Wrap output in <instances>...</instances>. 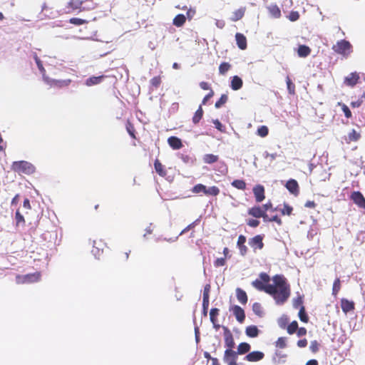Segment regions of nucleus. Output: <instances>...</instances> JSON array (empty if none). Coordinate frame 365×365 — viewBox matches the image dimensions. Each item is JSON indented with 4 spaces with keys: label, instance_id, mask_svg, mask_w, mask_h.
Listing matches in <instances>:
<instances>
[{
    "label": "nucleus",
    "instance_id": "f257e3e1",
    "mask_svg": "<svg viewBox=\"0 0 365 365\" xmlns=\"http://www.w3.org/2000/svg\"><path fill=\"white\" fill-rule=\"evenodd\" d=\"M273 282L272 293L268 294L274 298L276 304H283L291 294L290 285L282 275H275L273 277Z\"/></svg>",
    "mask_w": 365,
    "mask_h": 365
},
{
    "label": "nucleus",
    "instance_id": "f03ea898",
    "mask_svg": "<svg viewBox=\"0 0 365 365\" xmlns=\"http://www.w3.org/2000/svg\"><path fill=\"white\" fill-rule=\"evenodd\" d=\"M67 12L71 13L76 11H88L96 8L93 0H70L66 6Z\"/></svg>",
    "mask_w": 365,
    "mask_h": 365
},
{
    "label": "nucleus",
    "instance_id": "7ed1b4c3",
    "mask_svg": "<svg viewBox=\"0 0 365 365\" xmlns=\"http://www.w3.org/2000/svg\"><path fill=\"white\" fill-rule=\"evenodd\" d=\"M269 281V276L265 272H262L259 275V279H256L252 282V285L259 291H263L267 294L272 293V284H268Z\"/></svg>",
    "mask_w": 365,
    "mask_h": 365
},
{
    "label": "nucleus",
    "instance_id": "20e7f679",
    "mask_svg": "<svg viewBox=\"0 0 365 365\" xmlns=\"http://www.w3.org/2000/svg\"><path fill=\"white\" fill-rule=\"evenodd\" d=\"M11 169L19 174L31 175L35 173V166L25 160L15 161L11 165Z\"/></svg>",
    "mask_w": 365,
    "mask_h": 365
},
{
    "label": "nucleus",
    "instance_id": "39448f33",
    "mask_svg": "<svg viewBox=\"0 0 365 365\" xmlns=\"http://www.w3.org/2000/svg\"><path fill=\"white\" fill-rule=\"evenodd\" d=\"M331 48L334 53L344 58H347L352 52V45L349 41L345 39L338 41L332 46Z\"/></svg>",
    "mask_w": 365,
    "mask_h": 365
},
{
    "label": "nucleus",
    "instance_id": "423d86ee",
    "mask_svg": "<svg viewBox=\"0 0 365 365\" xmlns=\"http://www.w3.org/2000/svg\"><path fill=\"white\" fill-rule=\"evenodd\" d=\"M41 278V273L38 272L25 275H17L16 282L18 284L33 283L38 282Z\"/></svg>",
    "mask_w": 365,
    "mask_h": 365
},
{
    "label": "nucleus",
    "instance_id": "0eeeda50",
    "mask_svg": "<svg viewBox=\"0 0 365 365\" xmlns=\"http://www.w3.org/2000/svg\"><path fill=\"white\" fill-rule=\"evenodd\" d=\"M43 81L49 86L55 87V88H58L68 87L71 83V79L56 80V79H52L48 76H44Z\"/></svg>",
    "mask_w": 365,
    "mask_h": 365
},
{
    "label": "nucleus",
    "instance_id": "6e6552de",
    "mask_svg": "<svg viewBox=\"0 0 365 365\" xmlns=\"http://www.w3.org/2000/svg\"><path fill=\"white\" fill-rule=\"evenodd\" d=\"M264 236L262 235H257L255 237L249 239V245L255 252L257 250H262L264 247L263 243Z\"/></svg>",
    "mask_w": 365,
    "mask_h": 365
},
{
    "label": "nucleus",
    "instance_id": "1a4fd4ad",
    "mask_svg": "<svg viewBox=\"0 0 365 365\" xmlns=\"http://www.w3.org/2000/svg\"><path fill=\"white\" fill-rule=\"evenodd\" d=\"M248 215L256 218L262 217L264 221L266 222L268 219V215L264 212L262 206H254L250 208L247 211Z\"/></svg>",
    "mask_w": 365,
    "mask_h": 365
},
{
    "label": "nucleus",
    "instance_id": "9d476101",
    "mask_svg": "<svg viewBox=\"0 0 365 365\" xmlns=\"http://www.w3.org/2000/svg\"><path fill=\"white\" fill-rule=\"evenodd\" d=\"M224 329V341L226 349H233L235 345L233 336L229 329L223 327Z\"/></svg>",
    "mask_w": 365,
    "mask_h": 365
},
{
    "label": "nucleus",
    "instance_id": "9b49d317",
    "mask_svg": "<svg viewBox=\"0 0 365 365\" xmlns=\"http://www.w3.org/2000/svg\"><path fill=\"white\" fill-rule=\"evenodd\" d=\"M350 198L359 207L365 210V198L361 192L354 191Z\"/></svg>",
    "mask_w": 365,
    "mask_h": 365
},
{
    "label": "nucleus",
    "instance_id": "f8f14e48",
    "mask_svg": "<svg viewBox=\"0 0 365 365\" xmlns=\"http://www.w3.org/2000/svg\"><path fill=\"white\" fill-rule=\"evenodd\" d=\"M109 77L108 76L106 75H101L98 76H91L88 78H87L85 81V85L87 86H92L95 85L100 84L103 82V81ZM113 80H116V78L115 76H110Z\"/></svg>",
    "mask_w": 365,
    "mask_h": 365
},
{
    "label": "nucleus",
    "instance_id": "ddd939ff",
    "mask_svg": "<svg viewBox=\"0 0 365 365\" xmlns=\"http://www.w3.org/2000/svg\"><path fill=\"white\" fill-rule=\"evenodd\" d=\"M238 322L242 323L245 319V313L242 308L238 305H233L230 308Z\"/></svg>",
    "mask_w": 365,
    "mask_h": 365
},
{
    "label": "nucleus",
    "instance_id": "4468645a",
    "mask_svg": "<svg viewBox=\"0 0 365 365\" xmlns=\"http://www.w3.org/2000/svg\"><path fill=\"white\" fill-rule=\"evenodd\" d=\"M253 193L257 202H261L265 198L264 187L261 185H257L253 187Z\"/></svg>",
    "mask_w": 365,
    "mask_h": 365
},
{
    "label": "nucleus",
    "instance_id": "2eb2a0df",
    "mask_svg": "<svg viewBox=\"0 0 365 365\" xmlns=\"http://www.w3.org/2000/svg\"><path fill=\"white\" fill-rule=\"evenodd\" d=\"M361 137V133L356 131L355 129H352L346 136L344 137L346 143L350 144L352 142H357Z\"/></svg>",
    "mask_w": 365,
    "mask_h": 365
},
{
    "label": "nucleus",
    "instance_id": "dca6fc26",
    "mask_svg": "<svg viewBox=\"0 0 365 365\" xmlns=\"http://www.w3.org/2000/svg\"><path fill=\"white\" fill-rule=\"evenodd\" d=\"M105 246V243H103L102 241L94 240L91 252L93 255H95L96 257H98L103 254Z\"/></svg>",
    "mask_w": 365,
    "mask_h": 365
},
{
    "label": "nucleus",
    "instance_id": "f3484780",
    "mask_svg": "<svg viewBox=\"0 0 365 365\" xmlns=\"http://www.w3.org/2000/svg\"><path fill=\"white\" fill-rule=\"evenodd\" d=\"M246 240V237L242 235H240L237 239V247H238L240 253L242 256L246 255L248 251V249L245 245Z\"/></svg>",
    "mask_w": 365,
    "mask_h": 365
},
{
    "label": "nucleus",
    "instance_id": "a211bd4d",
    "mask_svg": "<svg viewBox=\"0 0 365 365\" xmlns=\"http://www.w3.org/2000/svg\"><path fill=\"white\" fill-rule=\"evenodd\" d=\"M285 187L292 194L294 195H297L299 194V187L296 180H289L286 183Z\"/></svg>",
    "mask_w": 365,
    "mask_h": 365
},
{
    "label": "nucleus",
    "instance_id": "6ab92c4d",
    "mask_svg": "<svg viewBox=\"0 0 365 365\" xmlns=\"http://www.w3.org/2000/svg\"><path fill=\"white\" fill-rule=\"evenodd\" d=\"M341 307L343 312L347 314L348 312L354 310L355 304L353 301H350L345 298H343L341 299Z\"/></svg>",
    "mask_w": 365,
    "mask_h": 365
},
{
    "label": "nucleus",
    "instance_id": "aec40b11",
    "mask_svg": "<svg viewBox=\"0 0 365 365\" xmlns=\"http://www.w3.org/2000/svg\"><path fill=\"white\" fill-rule=\"evenodd\" d=\"M264 356V354L262 351H254L249 353L246 356L245 359L248 361H258L262 360Z\"/></svg>",
    "mask_w": 365,
    "mask_h": 365
},
{
    "label": "nucleus",
    "instance_id": "412c9836",
    "mask_svg": "<svg viewBox=\"0 0 365 365\" xmlns=\"http://www.w3.org/2000/svg\"><path fill=\"white\" fill-rule=\"evenodd\" d=\"M359 80V76L356 72L351 73L347 77L344 79V83L349 86H354L357 84Z\"/></svg>",
    "mask_w": 365,
    "mask_h": 365
},
{
    "label": "nucleus",
    "instance_id": "4be33fe9",
    "mask_svg": "<svg viewBox=\"0 0 365 365\" xmlns=\"http://www.w3.org/2000/svg\"><path fill=\"white\" fill-rule=\"evenodd\" d=\"M246 7L242 6L239 8L238 9L232 12V16L230 17V20L233 22H235L242 19L244 17Z\"/></svg>",
    "mask_w": 365,
    "mask_h": 365
},
{
    "label": "nucleus",
    "instance_id": "5701e85b",
    "mask_svg": "<svg viewBox=\"0 0 365 365\" xmlns=\"http://www.w3.org/2000/svg\"><path fill=\"white\" fill-rule=\"evenodd\" d=\"M168 143L174 150L180 149L183 146L181 140L175 136L168 138Z\"/></svg>",
    "mask_w": 365,
    "mask_h": 365
},
{
    "label": "nucleus",
    "instance_id": "b1692460",
    "mask_svg": "<svg viewBox=\"0 0 365 365\" xmlns=\"http://www.w3.org/2000/svg\"><path fill=\"white\" fill-rule=\"evenodd\" d=\"M235 39L237 42V45L239 47V48L242 50H245L247 48V38L245 36L241 33H237L235 34Z\"/></svg>",
    "mask_w": 365,
    "mask_h": 365
},
{
    "label": "nucleus",
    "instance_id": "393cba45",
    "mask_svg": "<svg viewBox=\"0 0 365 365\" xmlns=\"http://www.w3.org/2000/svg\"><path fill=\"white\" fill-rule=\"evenodd\" d=\"M237 352L233 349H225L223 360L226 363L229 361H237Z\"/></svg>",
    "mask_w": 365,
    "mask_h": 365
},
{
    "label": "nucleus",
    "instance_id": "a878e982",
    "mask_svg": "<svg viewBox=\"0 0 365 365\" xmlns=\"http://www.w3.org/2000/svg\"><path fill=\"white\" fill-rule=\"evenodd\" d=\"M243 81L238 76L232 78L230 87L234 91H237L242 87Z\"/></svg>",
    "mask_w": 365,
    "mask_h": 365
},
{
    "label": "nucleus",
    "instance_id": "bb28decb",
    "mask_svg": "<svg viewBox=\"0 0 365 365\" xmlns=\"http://www.w3.org/2000/svg\"><path fill=\"white\" fill-rule=\"evenodd\" d=\"M154 168L156 173L161 177H165L167 175L166 170L164 165L160 162L158 159H155L154 162Z\"/></svg>",
    "mask_w": 365,
    "mask_h": 365
},
{
    "label": "nucleus",
    "instance_id": "cd10ccee",
    "mask_svg": "<svg viewBox=\"0 0 365 365\" xmlns=\"http://www.w3.org/2000/svg\"><path fill=\"white\" fill-rule=\"evenodd\" d=\"M236 297L237 300L242 304H246L248 300L247 295L246 292L240 289L237 288L236 289Z\"/></svg>",
    "mask_w": 365,
    "mask_h": 365
},
{
    "label": "nucleus",
    "instance_id": "c85d7f7f",
    "mask_svg": "<svg viewBox=\"0 0 365 365\" xmlns=\"http://www.w3.org/2000/svg\"><path fill=\"white\" fill-rule=\"evenodd\" d=\"M311 48L306 45H300L297 50V54L299 57L305 58L311 53Z\"/></svg>",
    "mask_w": 365,
    "mask_h": 365
},
{
    "label": "nucleus",
    "instance_id": "c756f323",
    "mask_svg": "<svg viewBox=\"0 0 365 365\" xmlns=\"http://www.w3.org/2000/svg\"><path fill=\"white\" fill-rule=\"evenodd\" d=\"M259 329L255 325L248 326L245 329V334L249 337H257L259 334Z\"/></svg>",
    "mask_w": 365,
    "mask_h": 365
},
{
    "label": "nucleus",
    "instance_id": "7c9ffc66",
    "mask_svg": "<svg viewBox=\"0 0 365 365\" xmlns=\"http://www.w3.org/2000/svg\"><path fill=\"white\" fill-rule=\"evenodd\" d=\"M219 314V309L217 308H212L210 312V319L211 322L213 324L214 327L217 329H219L220 325L216 324L217 317Z\"/></svg>",
    "mask_w": 365,
    "mask_h": 365
},
{
    "label": "nucleus",
    "instance_id": "2f4dec72",
    "mask_svg": "<svg viewBox=\"0 0 365 365\" xmlns=\"http://www.w3.org/2000/svg\"><path fill=\"white\" fill-rule=\"evenodd\" d=\"M186 21V17L184 14H178L173 21V25L177 27H180L184 25Z\"/></svg>",
    "mask_w": 365,
    "mask_h": 365
},
{
    "label": "nucleus",
    "instance_id": "473e14b6",
    "mask_svg": "<svg viewBox=\"0 0 365 365\" xmlns=\"http://www.w3.org/2000/svg\"><path fill=\"white\" fill-rule=\"evenodd\" d=\"M204 111L202 108V105H200L198 109L195 111L193 117H192V123L194 124H197L200 120L202 118Z\"/></svg>",
    "mask_w": 365,
    "mask_h": 365
},
{
    "label": "nucleus",
    "instance_id": "72a5a7b5",
    "mask_svg": "<svg viewBox=\"0 0 365 365\" xmlns=\"http://www.w3.org/2000/svg\"><path fill=\"white\" fill-rule=\"evenodd\" d=\"M218 160L219 156L214 154H205L202 158L203 162L207 164H212Z\"/></svg>",
    "mask_w": 365,
    "mask_h": 365
},
{
    "label": "nucleus",
    "instance_id": "f704fd0d",
    "mask_svg": "<svg viewBox=\"0 0 365 365\" xmlns=\"http://www.w3.org/2000/svg\"><path fill=\"white\" fill-rule=\"evenodd\" d=\"M34 58L36 61V63L37 65L38 70L40 71L41 73L42 74L43 80H44V76H46V69L44 68V67L43 66L42 61H41V59L38 58V55L36 53L34 54Z\"/></svg>",
    "mask_w": 365,
    "mask_h": 365
},
{
    "label": "nucleus",
    "instance_id": "c9c22d12",
    "mask_svg": "<svg viewBox=\"0 0 365 365\" xmlns=\"http://www.w3.org/2000/svg\"><path fill=\"white\" fill-rule=\"evenodd\" d=\"M250 345L248 343L242 342L238 345L237 352L238 354H245L250 350Z\"/></svg>",
    "mask_w": 365,
    "mask_h": 365
},
{
    "label": "nucleus",
    "instance_id": "e433bc0d",
    "mask_svg": "<svg viewBox=\"0 0 365 365\" xmlns=\"http://www.w3.org/2000/svg\"><path fill=\"white\" fill-rule=\"evenodd\" d=\"M269 12L274 18H279L281 16V11L277 5H271L268 7Z\"/></svg>",
    "mask_w": 365,
    "mask_h": 365
},
{
    "label": "nucleus",
    "instance_id": "4c0bfd02",
    "mask_svg": "<svg viewBox=\"0 0 365 365\" xmlns=\"http://www.w3.org/2000/svg\"><path fill=\"white\" fill-rule=\"evenodd\" d=\"M125 128L130 136L133 139H136L135 127L130 120H127Z\"/></svg>",
    "mask_w": 365,
    "mask_h": 365
},
{
    "label": "nucleus",
    "instance_id": "58836bf2",
    "mask_svg": "<svg viewBox=\"0 0 365 365\" xmlns=\"http://www.w3.org/2000/svg\"><path fill=\"white\" fill-rule=\"evenodd\" d=\"M231 185L238 190H245L246 189V182L243 180H235Z\"/></svg>",
    "mask_w": 365,
    "mask_h": 365
},
{
    "label": "nucleus",
    "instance_id": "ea45409f",
    "mask_svg": "<svg viewBox=\"0 0 365 365\" xmlns=\"http://www.w3.org/2000/svg\"><path fill=\"white\" fill-rule=\"evenodd\" d=\"M206 187H207L205 185L199 183V184L195 185L192 188L191 191L192 193H195V194L203 193L205 195Z\"/></svg>",
    "mask_w": 365,
    "mask_h": 365
},
{
    "label": "nucleus",
    "instance_id": "a19ab883",
    "mask_svg": "<svg viewBox=\"0 0 365 365\" xmlns=\"http://www.w3.org/2000/svg\"><path fill=\"white\" fill-rule=\"evenodd\" d=\"M340 289H341V281H340L339 278H336L333 283L332 294L334 297H336V295L338 294Z\"/></svg>",
    "mask_w": 365,
    "mask_h": 365
},
{
    "label": "nucleus",
    "instance_id": "79ce46f5",
    "mask_svg": "<svg viewBox=\"0 0 365 365\" xmlns=\"http://www.w3.org/2000/svg\"><path fill=\"white\" fill-rule=\"evenodd\" d=\"M297 329H298V323L297 321L292 322L287 327V331L289 334H293L296 333Z\"/></svg>",
    "mask_w": 365,
    "mask_h": 365
},
{
    "label": "nucleus",
    "instance_id": "37998d69",
    "mask_svg": "<svg viewBox=\"0 0 365 365\" xmlns=\"http://www.w3.org/2000/svg\"><path fill=\"white\" fill-rule=\"evenodd\" d=\"M220 193V189L217 186L206 187L205 195L211 196H217Z\"/></svg>",
    "mask_w": 365,
    "mask_h": 365
},
{
    "label": "nucleus",
    "instance_id": "c03bdc74",
    "mask_svg": "<svg viewBox=\"0 0 365 365\" xmlns=\"http://www.w3.org/2000/svg\"><path fill=\"white\" fill-rule=\"evenodd\" d=\"M286 83L287 86V90L289 94L294 95L295 94V85L292 83L290 78L287 76L286 78Z\"/></svg>",
    "mask_w": 365,
    "mask_h": 365
},
{
    "label": "nucleus",
    "instance_id": "a18cd8bd",
    "mask_svg": "<svg viewBox=\"0 0 365 365\" xmlns=\"http://www.w3.org/2000/svg\"><path fill=\"white\" fill-rule=\"evenodd\" d=\"M299 319L304 323H307L309 321V317L306 313L305 308L304 306H302L299 309Z\"/></svg>",
    "mask_w": 365,
    "mask_h": 365
},
{
    "label": "nucleus",
    "instance_id": "49530a36",
    "mask_svg": "<svg viewBox=\"0 0 365 365\" xmlns=\"http://www.w3.org/2000/svg\"><path fill=\"white\" fill-rule=\"evenodd\" d=\"M338 106H341L342 111L346 118H351L352 117L351 112L349 107L343 103H338Z\"/></svg>",
    "mask_w": 365,
    "mask_h": 365
},
{
    "label": "nucleus",
    "instance_id": "de8ad7c7",
    "mask_svg": "<svg viewBox=\"0 0 365 365\" xmlns=\"http://www.w3.org/2000/svg\"><path fill=\"white\" fill-rule=\"evenodd\" d=\"M231 68V65L229 63L223 62L219 66V73L222 75H225Z\"/></svg>",
    "mask_w": 365,
    "mask_h": 365
},
{
    "label": "nucleus",
    "instance_id": "09e8293b",
    "mask_svg": "<svg viewBox=\"0 0 365 365\" xmlns=\"http://www.w3.org/2000/svg\"><path fill=\"white\" fill-rule=\"evenodd\" d=\"M268 133L269 129L266 125H262L259 127L257 130V134L262 138L266 137L268 135Z\"/></svg>",
    "mask_w": 365,
    "mask_h": 365
},
{
    "label": "nucleus",
    "instance_id": "8fccbe9b",
    "mask_svg": "<svg viewBox=\"0 0 365 365\" xmlns=\"http://www.w3.org/2000/svg\"><path fill=\"white\" fill-rule=\"evenodd\" d=\"M228 100V96L226 94H222L220 99L215 103V108H220V107H222L224 104H225L227 103Z\"/></svg>",
    "mask_w": 365,
    "mask_h": 365
},
{
    "label": "nucleus",
    "instance_id": "3c124183",
    "mask_svg": "<svg viewBox=\"0 0 365 365\" xmlns=\"http://www.w3.org/2000/svg\"><path fill=\"white\" fill-rule=\"evenodd\" d=\"M287 346V338L284 336L279 337L276 341V346L279 349H284Z\"/></svg>",
    "mask_w": 365,
    "mask_h": 365
},
{
    "label": "nucleus",
    "instance_id": "603ef678",
    "mask_svg": "<svg viewBox=\"0 0 365 365\" xmlns=\"http://www.w3.org/2000/svg\"><path fill=\"white\" fill-rule=\"evenodd\" d=\"M293 211V208L292 206L289 205L288 204H284V207L280 210L281 213L283 215H291Z\"/></svg>",
    "mask_w": 365,
    "mask_h": 365
},
{
    "label": "nucleus",
    "instance_id": "864d4df0",
    "mask_svg": "<svg viewBox=\"0 0 365 365\" xmlns=\"http://www.w3.org/2000/svg\"><path fill=\"white\" fill-rule=\"evenodd\" d=\"M253 312L258 316L261 317L262 314V306L259 303L255 302L252 305Z\"/></svg>",
    "mask_w": 365,
    "mask_h": 365
},
{
    "label": "nucleus",
    "instance_id": "5fc2aeb1",
    "mask_svg": "<svg viewBox=\"0 0 365 365\" xmlns=\"http://www.w3.org/2000/svg\"><path fill=\"white\" fill-rule=\"evenodd\" d=\"M69 22L72 24L77 25V26H80V25L88 23V21L85 19H82L80 18H76V17L70 19Z\"/></svg>",
    "mask_w": 365,
    "mask_h": 365
},
{
    "label": "nucleus",
    "instance_id": "6e6d98bb",
    "mask_svg": "<svg viewBox=\"0 0 365 365\" xmlns=\"http://www.w3.org/2000/svg\"><path fill=\"white\" fill-rule=\"evenodd\" d=\"M150 85L154 87L155 88H157L160 86V85L161 84V78L160 76H155L153 77V78H151L150 81Z\"/></svg>",
    "mask_w": 365,
    "mask_h": 365
},
{
    "label": "nucleus",
    "instance_id": "4d7b16f0",
    "mask_svg": "<svg viewBox=\"0 0 365 365\" xmlns=\"http://www.w3.org/2000/svg\"><path fill=\"white\" fill-rule=\"evenodd\" d=\"M262 207L263 208L264 212L267 213L268 210L276 211L277 209L273 207V205L270 200L264 204Z\"/></svg>",
    "mask_w": 365,
    "mask_h": 365
},
{
    "label": "nucleus",
    "instance_id": "13d9d810",
    "mask_svg": "<svg viewBox=\"0 0 365 365\" xmlns=\"http://www.w3.org/2000/svg\"><path fill=\"white\" fill-rule=\"evenodd\" d=\"M15 219H16V225H19V224L22 223V224H24L25 223V220H24V216L20 213L19 210H17L16 213H15Z\"/></svg>",
    "mask_w": 365,
    "mask_h": 365
},
{
    "label": "nucleus",
    "instance_id": "bf43d9fd",
    "mask_svg": "<svg viewBox=\"0 0 365 365\" xmlns=\"http://www.w3.org/2000/svg\"><path fill=\"white\" fill-rule=\"evenodd\" d=\"M302 306H303V299L302 296H299L294 299L293 307L297 309L298 307H301Z\"/></svg>",
    "mask_w": 365,
    "mask_h": 365
},
{
    "label": "nucleus",
    "instance_id": "052dcab7",
    "mask_svg": "<svg viewBox=\"0 0 365 365\" xmlns=\"http://www.w3.org/2000/svg\"><path fill=\"white\" fill-rule=\"evenodd\" d=\"M210 285L206 284L205 286L204 290H203L202 299H210Z\"/></svg>",
    "mask_w": 365,
    "mask_h": 365
},
{
    "label": "nucleus",
    "instance_id": "680f3d73",
    "mask_svg": "<svg viewBox=\"0 0 365 365\" xmlns=\"http://www.w3.org/2000/svg\"><path fill=\"white\" fill-rule=\"evenodd\" d=\"M225 264H226V259H225V257L217 258V259L214 262V265H215V267H222V266H224Z\"/></svg>",
    "mask_w": 365,
    "mask_h": 365
},
{
    "label": "nucleus",
    "instance_id": "e2e57ef3",
    "mask_svg": "<svg viewBox=\"0 0 365 365\" xmlns=\"http://www.w3.org/2000/svg\"><path fill=\"white\" fill-rule=\"evenodd\" d=\"M288 18L291 21H295L299 19V14L298 11H292L289 13Z\"/></svg>",
    "mask_w": 365,
    "mask_h": 365
},
{
    "label": "nucleus",
    "instance_id": "0e129e2a",
    "mask_svg": "<svg viewBox=\"0 0 365 365\" xmlns=\"http://www.w3.org/2000/svg\"><path fill=\"white\" fill-rule=\"evenodd\" d=\"M247 225L251 227H257L259 225V221L255 219H250L247 221Z\"/></svg>",
    "mask_w": 365,
    "mask_h": 365
},
{
    "label": "nucleus",
    "instance_id": "69168bd1",
    "mask_svg": "<svg viewBox=\"0 0 365 365\" xmlns=\"http://www.w3.org/2000/svg\"><path fill=\"white\" fill-rule=\"evenodd\" d=\"M266 222H275L279 226L282 225V220L277 215H274L272 217H268Z\"/></svg>",
    "mask_w": 365,
    "mask_h": 365
},
{
    "label": "nucleus",
    "instance_id": "338daca9",
    "mask_svg": "<svg viewBox=\"0 0 365 365\" xmlns=\"http://www.w3.org/2000/svg\"><path fill=\"white\" fill-rule=\"evenodd\" d=\"M309 348L313 353L317 352L319 351V343L316 340L312 341Z\"/></svg>",
    "mask_w": 365,
    "mask_h": 365
},
{
    "label": "nucleus",
    "instance_id": "774afa93",
    "mask_svg": "<svg viewBox=\"0 0 365 365\" xmlns=\"http://www.w3.org/2000/svg\"><path fill=\"white\" fill-rule=\"evenodd\" d=\"M214 96V91L210 89V91L203 98L202 105H205L207 101Z\"/></svg>",
    "mask_w": 365,
    "mask_h": 365
}]
</instances>
